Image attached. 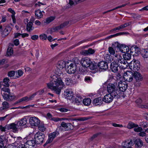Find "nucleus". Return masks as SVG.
Wrapping results in <instances>:
<instances>
[{"label":"nucleus","instance_id":"obj_32","mask_svg":"<svg viewBox=\"0 0 148 148\" xmlns=\"http://www.w3.org/2000/svg\"><path fill=\"white\" fill-rule=\"evenodd\" d=\"M91 101L90 98H85L83 100V103L85 106H88L91 103Z\"/></svg>","mask_w":148,"mask_h":148},{"label":"nucleus","instance_id":"obj_13","mask_svg":"<svg viewBox=\"0 0 148 148\" xmlns=\"http://www.w3.org/2000/svg\"><path fill=\"white\" fill-rule=\"evenodd\" d=\"M60 127H63L65 130H69L73 129V127L72 125L70 123H66L64 122H62Z\"/></svg>","mask_w":148,"mask_h":148},{"label":"nucleus","instance_id":"obj_35","mask_svg":"<svg viewBox=\"0 0 148 148\" xmlns=\"http://www.w3.org/2000/svg\"><path fill=\"white\" fill-rule=\"evenodd\" d=\"M35 14L37 18L39 19L42 17L43 15L41 11L40 10H38L35 11Z\"/></svg>","mask_w":148,"mask_h":148},{"label":"nucleus","instance_id":"obj_3","mask_svg":"<svg viewBox=\"0 0 148 148\" xmlns=\"http://www.w3.org/2000/svg\"><path fill=\"white\" fill-rule=\"evenodd\" d=\"M3 86L2 82H0V88H1V91L4 92L3 93L1 92L4 99L8 101H11L14 100L16 96L11 94L10 90L8 87L3 86V87H2Z\"/></svg>","mask_w":148,"mask_h":148},{"label":"nucleus","instance_id":"obj_11","mask_svg":"<svg viewBox=\"0 0 148 148\" xmlns=\"http://www.w3.org/2000/svg\"><path fill=\"white\" fill-rule=\"evenodd\" d=\"M116 96L110 93L106 94L103 97V101L106 103H110L112 101L114 98Z\"/></svg>","mask_w":148,"mask_h":148},{"label":"nucleus","instance_id":"obj_44","mask_svg":"<svg viewBox=\"0 0 148 148\" xmlns=\"http://www.w3.org/2000/svg\"><path fill=\"white\" fill-rule=\"evenodd\" d=\"M29 101V99H28V97L27 96H26L24 97L21 99H19L18 100V102H22L23 101Z\"/></svg>","mask_w":148,"mask_h":148},{"label":"nucleus","instance_id":"obj_54","mask_svg":"<svg viewBox=\"0 0 148 148\" xmlns=\"http://www.w3.org/2000/svg\"><path fill=\"white\" fill-rule=\"evenodd\" d=\"M17 148H26L25 144H23L22 143H20L19 144H18V147H17Z\"/></svg>","mask_w":148,"mask_h":148},{"label":"nucleus","instance_id":"obj_4","mask_svg":"<svg viewBox=\"0 0 148 148\" xmlns=\"http://www.w3.org/2000/svg\"><path fill=\"white\" fill-rule=\"evenodd\" d=\"M81 63L83 67H89L92 70H94L97 68V65L92 62L90 59L88 58H84L82 59Z\"/></svg>","mask_w":148,"mask_h":148},{"label":"nucleus","instance_id":"obj_53","mask_svg":"<svg viewBox=\"0 0 148 148\" xmlns=\"http://www.w3.org/2000/svg\"><path fill=\"white\" fill-rule=\"evenodd\" d=\"M47 39L50 42H51L56 40V39H53L51 36L47 37Z\"/></svg>","mask_w":148,"mask_h":148},{"label":"nucleus","instance_id":"obj_45","mask_svg":"<svg viewBox=\"0 0 148 148\" xmlns=\"http://www.w3.org/2000/svg\"><path fill=\"white\" fill-rule=\"evenodd\" d=\"M38 126V130L42 132H44L46 128L43 124H39Z\"/></svg>","mask_w":148,"mask_h":148},{"label":"nucleus","instance_id":"obj_33","mask_svg":"<svg viewBox=\"0 0 148 148\" xmlns=\"http://www.w3.org/2000/svg\"><path fill=\"white\" fill-rule=\"evenodd\" d=\"M115 48L114 47L113 44H112V47H109L108 48V51L112 55H114H114L115 54V49H114ZM116 54H117L116 53ZM118 54H119L118 53Z\"/></svg>","mask_w":148,"mask_h":148},{"label":"nucleus","instance_id":"obj_24","mask_svg":"<svg viewBox=\"0 0 148 148\" xmlns=\"http://www.w3.org/2000/svg\"><path fill=\"white\" fill-rule=\"evenodd\" d=\"M139 52V48L136 46L132 47L130 49V53L133 55L138 53Z\"/></svg>","mask_w":148,"mask_h":148},{"label":"nucleus","instance_id":"obj_23","mask_svg":"<svg viewBox=\"0 0 148 148\" xmlns=\"http://www.w3.org/2000/svg\"><path fill=\"white\" fill-rule=\"evenodd\" d=\"M133 77L137 81H140L143 80V77L140 73L135 71L133 74Z\"/></svg>","mask_w":148,"mask_h":148},{"label":"nucleus","instance_id":"obj_19","mask_svg":"<svg viewBox=\"0 0 148 148\" xmlns=\"http://www.w3.org/2000/svg\"><path fill=\"white\" fill-rule=\"evenodd\" d=\"M26 148H36V143L34 140L27 141L25 143Z\"/></svg>","mask_w":148,"mask_h":148},{"label":"nucleus","instance_id":"obj_17","mask_svg":"<svg viewBox=\"0 0 148 148\" xmlns=\"http://www.w3.org/2000/svg\"><path fill=\"white\" fill-rule=\"evenodd\" d=\"M133 141L135 144V147L136 148H140L143 145V141L139 138L134 139Z\"/></svg>","mask_w":148,"mask_h":148},{"label":"nucleus","instance_id":"obj_59","mask_svg":"<svg viewBox=\"0 0 148 148\" xmlns=\"http://www.w3.org/2000/svg\"><path fill=\"white\" fill-rule=\"evenodd\" d=\"M91 80V77H90L86 76L85 78V81L87 82H90Z\"/></svg>","mask_w":148,"mask_h":148},{"label":"nucleus","instance_id":"obj_49","mask_svg":"<svg viewBox=\"0 0 148 148\" xmlns=\"http://www.w3.org/2000/svg\"><path fill=\"white\" fill-rule=\"evenodd\" d=\"M52 120L55 122H58L59 121H61L62 120H65L67 119L64 118H53L52 119Z\"/></svg>","mask_w":148,"mask_h":148},{"label":"nucleus","instance_id":"obj_61","mask_svg":"<svg viewBox=\"0 0 148 148\" xmlns=\"http://www.w3.org/2000/svg\"><path fill=\"white\" fill-rule=\"evenodd\" d=\"M8 10L12 14V15H15V12L11 8H9L8 9Z\"/></svg>","mask_w":148,"mask_h":148},{"label":"nucleus","instance_id":"obj_60","mask_svg":"<svg viewBox=\"0 0 148 148\" xmlns=\"http://www.w3.org/2000/svg\"><path fill=\"white\" fill-rule=\"evenodd\" d=\"M132 16L134 18H140V16L139 15L136 14H133Z\"/></svg>","mask_w":148,"mask_h":148},{"label":"nucleus","instance_id":"obj_47","mask_svg":"<svg viewBox=\"0 0 148 148\" xmlns=\"http://www.w3.org/2000/svg\"><path fill=\"white\" fill-rule=\"evenodd\" d=\"M15 71H9L8 73V75L9 77H12L14 76L15 75Z\"/></svg>","mask_w":148,"mask_h":148},{"label":"nucleus","instance_id":"obj_50","mask_svg":"<svg viewBox=\"0 0 148 148\" xmlns=\"http://www.w3.org/2000/svg\"><path fill=\"white\" fill-rule=\"evenodd\" d=\"M134 130L135 132H140L143 130V129L141 127H139L137 128H134Z\"/></svg>","mask_w":148,"mask_h":148},{"label":"nucleus","instance_id":"obj_25","mask_svg":"<svg viewBox=\"0 0 148 148\" xmlns=\"http://www.w3.org/2000/svg\"><path fill=\"white\" fill-rule=\"evenodd\" d=\"M69 22L66 21L63 23L61 24L60 25L56 27L53 28L54 31H58L61 29L63 28L64 27L68 25L69 24Z\"/></svg>","mask_w":148,"mask_h":148},{"label":"nucleus","instance_id":"obj_34","mask_svg":"<svg viewBox=\"0 0 148 148\" xmlns=\"http://www.w3.org/2000/svg\"><path fill=\"white\" fill-rule=\"evenodd\" d=\"M123 57L124 60H129L130 59L131 57V54L129 53H126L123 55Z\"/></svg>","mask_w":148,"mask_h":148},{"label":"nucleus","instance_id":"obj_21","mask_svg":"<svg viewBox=\"0 0 148 148\" xmlns=\"http://www.w3.org/2000/svg\"><path fill=\"white\" fill-rule=\"evenodd\" d=\"M98 66L100 69L104 70H106L108 67L107 63L103 61L100 62Z\"/></svg>","mask_w":148,"mask_h":148},{"label":"nucleus","instance_id":"obj_40","mask_svg":"<svg viewBox=\"0 0 148 148\" xmlns=\"http://www.w3.org/2000/svg\"><path fill=\"white\" fill-rule=\"evenodd\" d=\"M10 81V79L8 78H4L3 80V83L4 84H3V86H6V87H8L9 86V83Z\"/></svg>","mask_w":148,"mask_h":148},{"label":"nucleus","instance_id":"obj_30","mask_svg":"<svg viewBox=\"0 0 148 148\" xmlns=\"http://www.w3.org/2000/svg\"><path fill=\"white\" fill-rule=\"evenodd\" d=\"M12 28L11 27H7L4 29L3 32V34L5 36H7L9 34Z\"/></svg>","mask_w":148,"mask_h":148},{"label":"nucleus","instance_id":"obj_20","mask_svg":"<svg viewBox=\"0 0 148 148\" xmlns=\"http://www.w3.org/2000/svg\"><path fill=\"white\" fill-rule=\"evenodd\" d=\"M57 134V132H56L49 134V138L46 141V143H49L51 142L54 138L56 137Z\"/></svg>","mask_w":148,"mask_h":148},{"label":"nucleus","instance_id":"obj_43","mask_svg":"<svg viewBox=\"0 0 148 148\" xmlns=\"http://www.w3.org/2000/svg\"><path fill=\"white\" fill-rule=\"evenodd\" d=\"M40 39L42 40H46L47 39V35L44 34H40L39 36Z\"/></svg>","mask_w":148,"mask_h":148},{"label":"nucleus","instance_id":"obj_55","mask_svg":"<svg viewBox=\"0 0 148 148\" xmlns=\"http://www.w3.org/2000/svg\"><path fill=\"white\" fill-rule=\"evenodd\" d=\"M38 38V35H34L32 36L31 37V38L34 40H37Z\"/></svg>","mask_w":148,"mask_h":148},{"label":"nucleus","instance_id":"obj_2","mask_svg":"<svg viewBox=\"0 0 148 148\" xmlns=\"http://www.w3.org/2000/svg\"><path fill=\"white\" fill-rule=\"evenodd\" d=\"M113 58L114 62L110 64V69L112 72H117L119 66L122 69H125L127 67L128 63L124 60L121 55L115 54Z\"/></svg>","mask_w":148,"mask_h":148},{"label":"nucleus","instance_id":"obj_29","mask_svg":"<svg viewBox=\"0 0 148 148\" xmlns=\"http://www.w3.org/2000/svg\"><path fill=\"white\" fill-rule=\"evenodd\" d=\"M2 106L1 107V110L6 109L9 107V104L7 101H5L3 102L2 104Z\"/></svg>","mask_w":148,"mask_h":148},{"label":"nucleus","instance_id":"obj_1","mask_svg":"<svg viewBox=\"0 0 148 148\" xmlns=\"http://www.w3.org/2000/svg\"><path fill=\"white\" fill-rule=\"evenodd\" d=\"M66 64V62L63 61H59L58 62L56 75L51 77L50 82L47 84L49 88L54 90L58 95L60 94L61 89L65 88V85L62 79L66 76L65 74L63 73Z\"/></svg>","mask_w":148,"mask_h":148},{"label":"nucleus","instance_id":"obj_10","mask_svg":"<svg viewBox=\"0 0 148 148\" xmlns=\"http://www.w3.org/2000/svg\"><path fill=\"white\" fill-rule=\"evenodd\" d=\"M76 70V66L74 63H71L67 67L66 71L69 74H73Z\"/></svg>","mask_w":148,"mask_h":148},{"label":"nucleus","instance_id":"obj_5","mask_svg":"<svg viewBox=\"0 0 148 148\" xmlns=\"http://www.w3.org/2000/svg\"><path fill=\"white\" fill-rule=\"evenodd\" d=\"M115 85H116V83L109 84L107 86V91L109 93L112 94L114 96H120L121 92L117 89H115Z\"/></svg>","mask_w":148,"mask_h":148},{"label":"nucleus","instance_id":"obj_36","mask_svg":"<svg viewBox=\"0 0 148 148\" xmlns=\"http://www.w3.org/2000/svg\"><path fill=\"white\" fill-rule=\"evenodd\" d=\"M55 19V18L53 16H50L47 18L45 21H44V23L46 24H48Z\"/></svg>","mask_w":148,"mask_h":148},{"label":"nucleus","instance_id":"obj_41","mask_svg":"<svg viewBox=\"0 0 148 148\" xmlns=\"http://www.w3.org/2000/svg\"><path fill=\"white\" fill-rule=\"evenodd\" d=\"M10 118L11 119L10 117V114H7L4 116L0 117V121H2Z\"/></svg>","mask_w":148,"mask_h":148},{"label":"nucleus","instance_id":"obj_22","mask_svg":"<svg viewBox=\"0 0 148 148\" xmlns=\"http://www.w3.org/2000/svg\"><path fill=\"white\" fill-rule=\"evenodd\" d=\"M95 52L94 49L91 48H89L88 50H83L82 52V54L83 55H89L93 54Z\"/></svg>","mask_w":148,"mask_h":148},{"label":"nucleus","instance_id":"obj_42","mask_svg":"<svg viewBox=\"0 0 148 148\" xmlns=\"http://www.w3.org/2000/svg\"><path fill=\"white\" fill-rule=\"evenodd\" d=\"M13 53L12 48V47H9L7 50V54L8 56H11Z\"/></svg>","mask_w":148,"mask_h":148},{"label":"nucleus","instance_id":"obj_12","mask_svg":"<svg viewBox=\"0 0 148 148\" xmlns=\"http://www.w3.org/2000/svg\"><path fill=\"white\" fill-rule=\"evenodd\" d=\"M40 120L37 117H31L29 119L30 124L32 126H37L40 124Z\"/></svg>","mask_w":148,"mask_h":148},{"label":"nucleus","instance_id":"obj_27","mask_svg":"<svg viewBox=\"0 0 148 148\" xmlns=\"http://www.w3.org/2000/svg\"><path fill=\"white\" fill-rule=\"evenodd\" d=\"M102 101L101 97H98L95 98L93 100V103L95 106L100 105L102 104Z\"/></svg>","mask_w":148,"mask_h":148},{"label":"nucleus","instance_id":"obj_64","mask_svg":"<svg viewBox=\"0 0 148 148\" xmlns=\"http://www.w3.org/2000/svg\"><path fill=\"white\" fill-rule=\"evenodd\" d=\"M14 43L15 45L17 46L19 44V41L18 39L15 40L14 42Z\"/></svg>","mask_w":148,"mask_h":148},{"label":"nucleus","instance_id":"obj_37","mask_svg":"<svg viewBox=\"0 0 148 148\" xmlns=\"http://www.w3.org/2000/svg\"><path fill=\"white\" fill-rule=\"evenodd\" d=\"M104 59L106 61L111 62L113 60V59L111 58L110 55L109 54H106L104 56Z\"/></svg>","mask_w":148,"mask_h":148},{"label":"nucleus","instance_id":"obj_39","mask_svg":"<svg viewBox=\"0 0 148 148\" xmlns=\"http://www.w3.org/2000/svg\"><path fill=\"white\" fill-rule=\"evenodd\" d=\"M141 54L143 57L146 58L148 57V49L143 50Z\"/></svg>","mask_w":148,"mask_h":148},{"label":"nucleus","instance_id":"obj_57","mask_svg":"<svg viewBox=\"0 0 148 148\" xmlns=\"http://www.w3.org/2000/svg\"><path fill=\"white\" fill-rule=\"evenodd\" d=\"M37 92H36L35 93L33 94V95H32L31 96H30L29 97H28L29 101L32 100L34 98L35 96L37 95Z\"/></svg>","mask_w":148,"mask_h":148},{"label":"nucleus","instance_id":"obj_14","mask_svg":"<svg viewBox=\"0 0 148 148\" xmlns=\"http://www.w3.org/2000/svg\"><path fill=\"white\" fill-rule=\"evenodd\" d=\"M64 95L67 99H71L73 97V93L71 89H67L64 92Z\"/></svg>","mask_w":148,"mask_h":148},{"label":"nucleus","instance_id":"obj_51","mask_svg":"<svg viewBox=\"0 0 148 148\" xmlns=\"http://www.w3.org/2000/svg\"><path fill=\"white\" fill-rule=\"evenodd\" d=\"M124 45H122L121 47V52L123 53H125L126 52V50H125V49L126 48H125V47H124Z\"/></svg>","mask_w":148,"mask_h":148},{"label":"nucleus","instance_id":"obj_46","mask_svg":"<svg viewBox=\"0 0 148 148\" xmlns=\"http://www.w3.org/2000/svg\"><path fill=\"white\" fill-rule=\"evenodd\" d=\"M130 25V23H125L124 24L120 26H119V27L120 28V29H121L125 28L127 26H128Z\"/></svg>","mask_w":148,"mask_h":148},{"label":"nucleus","instance_id":"obj_18","mask_svg":"<svg viewBox=\"0 0 148 148\" xmlns=\"http://www.w3.org/2000/svg\"><path fill=\"white\" fill-rule=\"evenodd\" d=\"M133 143L132 140L125 141L122 143V145L123 148H132L131 147L133 145Z\"/></svg>","mask_w":148,"mask_h":148},{"label":"nucleus","instance_id":"obj_52","mask_svg":"<svg viewBox=\"0 0 148 148\" xmlns=\"http://www.w3.org/2000/svg\"><path fill=\"white\" fill-rule=\"evenodd\" d=\"M18 76H17V78H18L21 76L23 74V71L21 70H18L17 72Z\"/></svg>","mask_w":148,"mask_h":148},{"label":"nucleus","instance_id":"obj_58","mask_svg":"<svg viewBox=\"0 0 148 148\" xmlns=\"http://www.w3.org/2000/svg\"><path fill=\"white\" fill-rule=\"evenodd\" d=\"M146 133L144 132H140L138 134V135L140 136L144 137L146 136Z\"/></svg>","mask_w":148,"mask_h":148},{"label":"nucleus","instance_id":"obj_26","mask_svg":"<svg viewBox=\"0 0 148 148\" xmlns=\"http://www.w3.org/2000/svg\"><path fill=\"white\" fill-rule=\"evenodd\" d=\"M138 126V125H137L134 124L132 122L130 121L128 123L127 126L125 125L123 127H127L129 129H131L134 127H136Z\"/></svg>","mask_w":148,"mask_h":148},{"label":"nucleus","instance_id":"obj_16","mask_svg":"<svg viewBox=\"0 0 148 148\" xmlns=\"http://www.w3.org/2000/svg\"><path fill=\"white\" fill-rule=\"evenodd\" d=\"M28 118L27 116H25L17 121L19 126H27L28 124Z\"/></svg>","mask_w":148,"mask_h":148},{"label":"nucleus","instance_id":"obj_31","mask_svg":"<svg viewBox=\"0 0 148 148\" xmlns=\"http://www.w3.org/2000/svg\"><path fill=\"white\" fill-rule=\"evenodd\" d=\"M32 22H29L27 25V29L29 32H30L34 29V27L32 26Z\"/></svg>","mask_w":148,"mask_h":148},{"label":"nucleus","instance_id":"obj_56","mask_svg":"<svg viewBox=\"0 0 148 148\" xmlns=\"http://www.w3.org/2000/svg\"><path fill=\"white\" fill-rule=\"evenodd\" d=\"M112 125L115 127H123L122 124H117L115 123H112Z\"/></svg>","mask_w":148,"mask_h":148},{"label":"nucleus","instance_id":"obj_9","mask_svg":"<svg viewBox=\"0 0 148 148\" xmlns=\"http://www.w3.org/2000/svg\"><path fill=\"white\" fill-rule=\"evenodd\" d=\"M133 74L131 71H127L123 75V78L125 80L128 82H131L133 79Z\"/></svg>","mask_w":148,"mask_h":148},{"label":"nucleus","instance_id":"obj_28","mask_svg":"<svg viewBox=\"0 0 148 148\" xmlns=\"http://www.w3.org/2000/svg\"><path fill=\"white\" fill-rule=\"evenodd\" d=\"M82 98L80 96H77L74 98L73 102H75L77 105H79L82 102Z\"/></svg>","mask_w":148,"mask_h":148},{"label":"nucleus","instance_id":"obj_63","mask_svg":"<svg viewBox=\"0 0 148 148\" xmlns=\"http://www.w3.org/2000/svg\"><path fill=\"white\" fill-rule=\"evenodd\" d=\"M129 33L127 32H121L117 33L118 36L125 34H128Z\"/></svg>","mask_w":148,"mask_h":148},{"label":"nucleus","instance_id":"obj_62","mask_svg":"<svg viewBox=\"0 0 148 148\" xmlns=\"http://www.w3.org/2000/svg\"><path fill=\"white\" fill-rule=\"evenodd\" d=\"M60 111L62 112H66L68 111V109L65 108H60L59 109Z\"/></svg>","mask_w":148,"mask_h":148},{"label":"nucleus","instance_id":"obj_7","mask_svg":"<svg viewBox=\"0 0 148 148\" xmlns=\"http://www.w3.org/2000/svg\"><path fill=\"white\" fill-rule=\"evenodd\" d=\"M45 136L42 133L38 132L34 135L35 143L39 144L43 142Z\"/></svg>","mask_w":148,"mask_h":148},{"label":"nucleus","instance_id":"obj_8","mask_svg":"<svg viewBox=\"0 0 148 148\" xmlns=\"http://www.w3.org/2000/svg\"><path fill=\"white\" fill-rule=\"evenodd\" d=\"M117 87L118 88H117V90L120 92L121 94V91L124 92L126 90L127 88V85L125 82L120 81L119 82Z\"/></svg>","mask_w":148,"mask_h":148},{"label":"nucleus","instance_id":"obj_15","mask_svg":"<svg viewBox=\"0 0 148 148\" xmlns=\"http://www.w3.org/2000/svg\"><path fill=\"white\" fill-rule=\"evenodd\" d=\"M19 127L18 124L17 122H15L14 123H12L9 124L8 126V129H12L14 132H16L18 130V127Z\"/></svg>","mask_w":148,"mask_h":148},{"label":"nucleus","instance_id":"obj_38","mask_svg":"<svg viewBox=\"0 0 148 148\" xmlns=\"http://www.w3.org/2000/svg\"><path fill=\"white\" fill-rule=\"evenodd\" d=\"M64 81L66 84L67 85H72L73 82V80L71 78H65Z\"/></svg>","mask_w":148,"mask_h":148},{"label":"nucleus","instance_id":"obj_6","mask_svg":"<svg viewBox=\"0 0 148 148\" xmlns=\"http://www.w3.org/2000/svg\"><path fill=\"white\" fill-rule=\"evenodd\" d=\"M140 62L136 60H133L129 64L130 69L134 71H138L140 69Z\"/></svg>","mask_w":148,"mask_h":148},{"label":"nucleus","instance_id":"obj_48","mask_svg":"<svg viewBox=\"0 0 148 148\" xmlns=\"http://www.w3.org/2000/svg\"><path fill=\"white\" fill-rule=\"evenodd\" d=\"M5 139V137L4 136H1L0 137V145H4L3 142Z\"/></svg>","mask_w":148,"mask_h":148}]
</instances>
